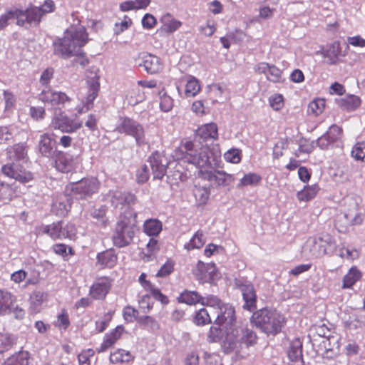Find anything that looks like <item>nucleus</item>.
<instances>
[{"mask_svg": "<svg viewBox=\"0 0 365 365\" xmlns=\"http://www.w3.org/2000/svg\"><path fill=\"white\" fill-rule=\"evenodd\" d=\"M159 94L160 96V107L161 110L164 112H169L173 107V98L165 93L162 94V91Z\"/></svg>", "mask_w": 365, "mask_h": 365, "instance_id": "3c124183", "label": "nucleus"}, {"mask_svg": "<svg viewBox=\"0 0 365 365\" xmlns=\"http://www.w3.org/2000/svg\"><path fill=\"white\" fill-rule=\"evenodd\" d=\"M46 294L42 292H34L30 297L31 305L37 310L44 301Z\"/></svg>", "mask_w": 365, "mask_h": 365, "instance_id": "603ef678", "label": "nucleus"}, {"mask_svg": "<svg viewBox=\"0 0 365 365\" xmlns=\"http://www.w3.org/2000/svg\"><path fill=\"white\" fill-rule=\"evenodd\" d=\"M51 126L64 133H74L82 127V122L70 118L59 110L55 111Z\"/></svg>", "mask_w": 365, "mask_h": 365, "instance_id": "1a4fd4ad", "label": "nucleus"}, {"mask_svg": "<svg viewBox=\"0 0 365 365\" xmlns=\"http://www.w3.org/2000/svg\"><path fill=\"white\" fill-rule=\"evenodd\" d=\"M14 194V189L9 184L0 182V200H11Z\"/></svg>", "mask_w": 365, "mask_h": 365, "instance_id": "c03bdc74", "label": "nucleus"}, {"mask_svg": "<svg viewBox=\"0 0 365 365\" xmlns=\"http://www.w3.org/2000/svg\"><path fill=\"white\" fill-rule=\"evenodd\" d=\"M250 322L266 334L276 335L281 331L286 323V319L277 311L263 308L252 314Z\"/></svg>", "mask_w": 365, "mask_h": 365, "instance_id": "20e7f679", "label": "nucleus"}, {"mask_svg": "<svg viewBox=\"0 0 365 365\" xmlns=\"http://www.w3.org/2000/svg\"><path fill=\"white\" fill-rule=\"evenodd\" d=\"M150 173L148 166L143 165L136 173V180L138 183H145L149 179Z\"/></svg>", "mask_w": 365, "mask_h": 365, "instance_id": "680f3d73", "label": "nucleus"}, {"mask_svg": "<svg viewBox=\"0 0 365 365\" xmlns=\"http://www.w3.org/2000/svg\"><path fill=\"white\" fill-rule=\"evenodd\" d=\"M287 356L292 361H302V342L299 338H296L290 342Z\"/></svg>", "mask_w": 365, "mask_h": 365, "instance_id": "b1692460", "label": "nucleus"}, {"mask_svg": "<svg viewBox=\"0 0 365 365\" xmlns=\"http://www.w3.org/2000/svg\"><path fill=\"white\" fill-rule=\"evenodd\" d=\"M70 325V321L68 314L63 311L61 314L58 316L56 326L61 329H66Z\"/></svg>", "mask_w": 365, "mask_h": 365, "instance_id": "69168bd1", "label": "nucleus"}, {"mask_svg": "<svg viewBox=\"0 0 365 365\" xmlns=\"http://www.w3.org/2000/svg\"><path fill=\"white\" fill-rule=\"evenodd\" d=\"M324 108V101L323 99H314L308 105L307 112L309 114L318 115L322 113Z\"/></svg>", "mask_w": 365, "mask_h": 365, "instance_id": "37998d69", "label": "nucleus"}, {"mask_svg": "<svg viewBox=\"0 0 365 365\" xmlns=\"http://www.w3.org/2000/svg\"><path fill=\"white\" fill-rule=\"evenodd\" d=\"M39 99L52 106L63 105L69 101L68 97L63 92H56L51 89L43 90L39 95Z\"/></svg>", "mask_w": 365, "mask_h": 365, "instance_id": "dca6fc26", "label": "nucleus"}, {"mask_svg": "<svg viewBox=\"0 0 365 365\" xmlns=\"http://www.w3.org/2000/svg\"><path fill=\"white\" fill-rule=\"evenodd\" d=\"M29 353L24 351H20L7 358L2 365H27Z\"/></svg>", "mask_w": 365, "mask_h": 365, "instance_id": "c85d7f7f", "label": "nucleus"}, {"mask_svg": "<svg viewBox=\"0 0 365 365\" xmlns=\"http://www.w3.org/2000/svg\"><path fill=\"white\" fill-rule=\"evenodd\" d=\"M133 359V357L130 352L123 349L117 350L111 353L110 356V361L113 364L129 362L132 361Z\"/></svg>", "mask_w": 365, "mask_h": 365, "instance_id": "72a5a7b5", "label": "nucleus"}, {"mask_svg": "<svg viewBox=\"0 0 365 365\" xmlns=\"http://www.w3.org/2000/svg\"><path fill=\"white\" fill-rule=\"evenodd\" d=\"M184 364L185 365H199V355L195 351L187 354Z\"/></svg>", "mask_w": 365, "mask_h": 365, "instance_id": "774afa93", "label": "nucleus"}, {"mask_svg": "<svg viewBox=\"0 0 365 365\" xmlns=\"http://www.w3.org/2000/svg\"><path fill=\"white\" fill-rule=\"evenodd\" d=\"M135 235V227L129 223L128 219L123 218L117 222L113 235V244L118 247L130 245Z\"/></svg>", "mask_w": 365, "mask_h": 365, "instance_id": "39448f33", "label": "nucleus"}, {"mask_svg": "<svg viewBox=\"0 0 365 365\" xmlns=\"http://www.w3.org/2000/svg\"><path fill=\"white\" fill-rule=\"evenodd\" d=\"M225 159L232 163H238L241 160L240 150L239 149H231L224 155Z\"/></svg>", "mask_w": 365, "mask_h": 365, "instance_id": "13d9d810", "label": "nucleus"}, {"mask_svg": "<svg viewBox=\"0 0 365 365\" xmlns=\"http://www.w3.org/2000/svg\"><path fill=\"white\" fill-rule=\"evenodd\" d=\"M10 160L16 161L4 165L3 173L20 182L25 183L33 179V174L26 170L19 161L26 162L28 159L26 146L24 143L14 145L9 151Z\"/></svg>", "mask_w": 365, "mask_h": 365, "instance_id": "7ed1b4c3", "label": "nucleus"}, {"mask_svg": "<svg viewBox=\"0 0 365 365\" xmlns=\"http://www.w3.org/2000/svg\"><path fill=\"white\" fill-rule=\"evenodd\" d=\"M190 153L189 163L200 169L211 166L210 160V151L207 146H200L192 142V149Z\"/></svg>", "mask_w": 365, "mask_h": 365, "instance_id": "9d476101", "label": "nucleus"}, {"mask_svg": "<svg viewBox=\"0 0 365 365\" xmlns=\"http://www.w3.org/2000/svg\"><path fill=\"white\" fill-rule=\"evenodd\" d=\"M27 24L29 25L37 26L42 18V11L38 7L31 8L24 11Z\"/></svg>", "mask_w": 365, "mask_h": 365, "instance_id": "f704fd0d", "label": "nucleus"}, {"mask_svg": "<svg viewBox=\"0 0 365 365\" xmlns=\"http://www.w3.org/2000/svg\"><path fill=\"white\" fill-rule=\"evenodd\" d=\"M106 200L109 201L111 205L115 208H122L124 205L123 192L118 190L110 191L106 195Z\"/></svg>", "mask_w": 365, "mask_h": 365, "instance_id": "e433bc0d", "label": "nucleus"}, {"mask_svg": "<svg viewBox=\"0 0 365 365\" xmlns=\"http://www.w3.org/2000/svg\"><path fill=\"white\" fill-rule=\"evenodd\" d=\"M43 229V232L48 234L53 240H73L77 232V230L74 225L63 221H59L56 223L44 226Z\"/></svg>", "mask_w": 365, "mask_h": 365, "instance_id": "0eeeda50", "label": "nucleus"}, {"mask_svg": "<svg viewBox=\"0 0 365 365\" xmlns=\"http://www.w3.org/2000/svg\"><path fill=\"white\" fill-rule=\"evenodd\" d=\"M208 343H219L225 354L238 355L244 348L257 344L256 333L247 327L230 326L221 329L212 326L207 334Z\"/></svg>", "mask_w": 365, "mask_h": 365, "instance_id": "f257e3e1", "label": "nucleus"}, {"mask_svg": "<svg viewBox=\"0 0 365 365\" xmlns=\"http://www.w3.org/2000/svg\"><path fill=\"white\" fill-rule=\"evenodd\" d=\"M70 208V205L64 200H58L53 203L52 211L60 217L65 216Z\"/></svg>", "mask_w": 365, "mask_h": 365, "instance_id": "a19ab883", "label": "nucleus"}, {"mask_svg": "<svg viewBox=\"0 0 365 365\" xmlns=\"http://www.w3.org/2000/svg\"><path fill=\"white\" fill-rule=\"evenodd\" d=\"M217 126L215 123H207L200 127L196 131V136L203 140L217 139Z\"/></svg>", "mask_w": 365, "mask_h": 365, "instance_id": "393cba45", "label": "nucleus"}, {"mask_svg": "<svg viewBox=\"0 0 365 365\" xmlns=\"http://www.w3.org/2000/svg\"><path fill=\"white\" fill-rule=\"evenodd\" d=\"M143 230L149 236H157L162 230V222L157 219L147 220L144 222Z\"/></svg>", "mask_w": 365, "mask_h": 365, "instance_id": "c756f323", "label": "nucleus"}, {"mask_svg": "<svg viewBox=\"0 0 365 365\" xmlns=\"http://www.w3.org/2000/svg\"><path fill=\"white\" fill-rule=\"evenodd\" d=\"M149 164L153 170L154 179H162L166 173L168 162L165 158L158 153L149 158Z\"/></svg>", "mask_w": 365, "mask_h": 365, "instance_id": "4468645a", "label": "nucleus"}, {"mask_svg": "<svg viewBox=\"0 0 365 365\" xmlns=\"http://www.w3.org/2000/svg\"><path fill=\"white\" fill-rule=\"evenodd\" d=\"M205 240L203 237V233L200 230H198L190 242L185 245V248L187 250L199 249L203 246Z\"/></svg>", "mask_w": 365, "mask_h": 365, "instance_id": "ea45409f", "label": "nucleus"}, {"mask_svg": "<svg viewBox=\"0 0 365 365\" xmlns=\"http://www.w3.org/2000/svg\"><path fill=\"white\" fill-rule=\"evenodd\" d=\"M235 309L230 304H222L220 309L216 318V322L218 324H227L232 326V324L235 320Z\"/></svg>", "mask_w": 365, "mask_h": 365, "instance_id": "412c9836", "label": "nucleus"}, {"mask_svg": "<svg viewBox=\"0 0 365 365\" xmlns=\"http://www.w3.org/2000/svg\"><path fill=\"white\" fill-rule=\"evenodd\" d=\"M201 304L212 307H220L223 304L220 299L214 295H209L207 297H202Z\"/></svg>", "mask_w": 365, "mask_h": 365, "instance_id": "052dcab7", "label": "nucleus"}, {"mask_svg": "<svg viewBox=\"0 0 365 365\" xmlns=\"http://www.w3.org/2000/svg\"><path fill=\"white\" fill-rule=\"evenodd\" d=\"M117 256L114 250H107L97 255V262L103 267L111 268L117 262Z\"/></svg>", "mask_w": 365, "mask_h": 365, "instance_id": "a878e982", "label": "nucleus"}, {"mask_svg": "<svg viewBox=\"0 0 365 365\" xmlns=\"http://www.w3.org/2000/svg\"><path fill=\"white\" fill-rule=\"evenodd\" d=\"M38 150L41 154L46 158H51L55 156L56 153L55 142L48 134L44 133L40 136Z\"/></svg>", "mask_w": 365, "mask_h": 365, "instance_id": "6ab92c4d", "label": "nucleus"}, {"mask_svg": "<svg viewBox=\"0 0 365 365\" xmlns=\"http://www.w3.org/2000/svg\"><path fill=\"white\" fill-rule=\"evenodd\" d=\"M261 180V178L255 173H248L245 175L240 180L238 186H247L257 185Z\"/></svg>", "mask_w": 365, "mask_h": 365, "instance_id": "864d4df0", "label": "nucleus"}, {"mask_svg": "<svg viewBox=\"0 0 365 365\" xmlns=\"http://www.w3.org/2000/svg\"><path fill=\"white\" fill-rule=\"evenodd\" d=\"M106 212V207L101 206L98 209H93L91 212V216L95 219L101 220L102 224L105 225L106 222V220H105Z\"/></svg>", "mask_w": 365, "mask_h": 365, "instance_id": "0e129e2a", "label": "nucleus"}, {"mask_svg": "<svg viewBox=\"0 0 365 365\" xmlns=\"http://www.w3.org/2000/svg\"><path fill=\"white\" fill-rule=\"evenodd\" d=\"M88 34L83 26L73 23L64 32L63 36L53 42V53L67 59L73 56L83 57L82 47L88 42Z\"/></svg>", "mask_w": 365, "mask_h": 365, "instance_id": "f03ea898", "label": "nucleus"}, {"mask_svg": "<svg viewBox=\"0 0 365 365\" xmlns=\"http://www.w3.org/2000/svg\"><path fill=\"white\" fill-rule=\"evenodd\" d=\"M94 355V351L91 349L83 351L78 356L80 365H90V359Z\"/></svg>", "mask_w": 365, "mask_h": 365, "instance_id": "e2e57ef3", "label": "nucleus"}, {"mask_svg": "<svg viewBox=\"0 0 365 365\" xmlns=\"http://www.w3.org/2000/svg\"><path fill=\"white\" fill-rule=\"evenodd\" d=\"M16 344V339L9 334H0V354L10 350Z\"/></svg>", "mask_w": 365, "mask_h": 365, "instance_id": "4c0bfd02", "label": "nucleus"}, {"mask_svg": "<svg viewBox=\"0 0 365 365\" xmlns=\"http://www.w3.org/2000/svg\"><path fill=\"white\" fill-rule=\"evenodd\" d=\"M135 61L139 67H143L145 71L150 74L158 73L163 69V64L160 58L150 53H140L135 58Z\"/></svg>", "mask_w": 365, "mask_h": 365, "instance_id": "9b49d317", "label": "nucleus"}, {"mask_svg": "<svg viewBox=\"0 0 365 365\" xmlns=\"http://www.w3.org/2000/svg\"><path fill=\"white\" fill-rule=\"evenodd\" d=\"M339 338L338 336H329L324 337L322 341V345L324 348L323 356L327 359H331L339 352Z\"/></svg>", "mask_w": 365, "mask_h": 365, "instance_id": "a211bd4d", "label": "nucleus"}, {"mask_svg": "<svg viewBox=\"0 0 365 365\" xmlns=\"http://www.w3.org/2000/svg\"><path fill=\"white\" fill-rule=\"evenodd\" d=\"M340 107L346 110H354L361 105V100L358 96L351 95L341 98L339 101Z\"/></svg>", "mask_w": 365, "mask_h": 365, "instance_id": "7c9ffc66", "label": "nucleus"}, {"mask_svg": "<svg viewBox=\"0 0 365 365\" xmlns=\"http://www.w3.org/2000/svg\"><path fill=\"white\" fill-rule=\"evenodd\" d=\"M192 149V142L190 140H182L179 148H175L173 155L175 160H183L189 163L190 153Z\"/></svg>", "mask_w": 365, "mask_h": 365, "instance_id": "5701e85b", "label": "nucleus"}, {"mask_svg": "<svg viewBox=\"0 0 365 365\" xmlns=\"http://www.w3.org/2000/svg\"><path fill=\"white\" fill-rule=\"evenodd\" d=\"M341 133V129L336 125H332L329 127V130L324 134V136L329 138L333 143L339 138Z\"/></svg>", "mask_w": 365, "mask_h": 365, "instance_id": "4d7b16f0", "label": "nucleus"}, {"mask_svg": "<svg viewBox=\"0 0 365 365\" xmlns=\"http://www.w3.org/2000/svg\"><path fill=\"white\" fill-rule=\"evenodd\" d=\"M117 130L120 133L133 136L138 145L146 143L143 125L130 118H120L118 125L117 126Z\"/></svg>", "mask_w": 365, "mask_h": 365, "instance_id": "423d86ee", "label": "nucleus"}, {"mask_svg": "<svg viewBox=\"0 0 365 365\" xmlns=\"http://www.w3.org/2000/svg\"><path fill=\"white\" fill-rule=\"evenodd\" d=\"M282 71L274 65H270L267 73L268 80L272 82H279L281 79Z\"/></svg>", "mask_w": 365, "mask_h": 365, "instance_id": "bf43d9fd", "label": "nucleus"}, {"mask_svg": "<svg viewBox=\"0 0 365 365\" xmlns=\"http://www.w3.org/2000/svg\"><path fill=\"white\" fill-rule=\"evenodd\" d=\"M200 89L198 81L195 78H192L186 83L185 94L187 97H194L198 93Z\"/></svg>", "mask_w": 365, "mask_h": 365, "instance_id": "79ce46f5", "label": "nucleus"}, {"mask_svg": "<svg viewBox=\"0 0 365 365\" xmlns=\"http://www.w3.org/2000/svg\"><path fill=\"white\" fill-rule=\"evenodd\" d=\"M200 173L201 174V177L210 182L212 185L227 186L234 180L232 175L227 174L224 171L200 170Z\"/></svg>", "mask_w": 365, "mask_h": 365, "instance_id": "ddd939ff", "label": "nucleus"}, {"mask_svg": "<svg viewBox=\"0 0 365 365\" xmlns=\"http://www.w3.org/2000/svg\"><path fill=\"white\" fill-rule=\"evenodd\" d=\"M193 194L200 204H205L209 198L210 191L205 187L195 186L193 190Z\"/></svg>", "mask_w": 365, "mask_h": 365, "instance_id": "de8ad7c7", "label": "nucleus"}, {"mask_svg": "<svg viewBox=\"0 0 365 365\" xmlns=\"http://www.w3.org/2000/svg\"><path fill=\"white\" fill-rule=\"evenodd\" d=\"M193 274L200 283L210 282L217 277L216 267L214 264L199 261L193 269Z\"/></svg>", "mask_w": 365, "mask_h": 365, "instance_id": "f8f14e48", "label": "nucleus"}, {"mask_svg": "<svg viewBox=\"0 0 365 365\" xmlns=\"http://www.w3.org/2000/svg\"><path fill=\"white\" fill-rule=\"evenodd\" d=\"M100 182L96 178H83L71 185V192L78 199H84L96 192Z\"/></svg>", "mask_w": 365, "mask_h": 365, "instance_id": "6e6552de", "label": "nucleus"}, {"mask_svg": "<svg viewBox=\"0 0 365 365\" xmlns=\"http://www.w3.org/2000/svg\"><path fill=\"white\" fill-rule=\"evenodd\" d=\"M319 240L323 243V249H326V255L331 254L336 249V244L334 239L329 235H324L319 237Z\"/></svg>", "mask_w": 365, "mask_h": 365, "instance_id": "49530a36", "label": "nucleus"}, {"mask_svg": "<svg viewBox=\"0 0 365 365\" xmlns=\"http://www.w3.org/2000/svg\"><path fill=\"white\" fill-rule=\"evenodd\" d=\"M323 243L318 239L307 240L303 247V253L309 258H317L326 255V249H323Z\"/></svg>", "mask_w": 365, "mask_h": 365, "instance_id": "f3484780", "label": "nucleus"}, {"mask_svg": "<svg viewBox=\"0 0 365 365\" xmlns=\"http://www.w3.org/2000/svg\"><path fill=\"white\" fill-rule=\"evenodd\" d=\"M110 284L107 278H102L96 282L90 289V294L95 299H103L108 294Z\"/></svg>", "mask_w": 365, "mask_h": 365, "instance_id": "aec40b11", "label": "nucleus"}, {"mask_svg": "<svg viewBox=\"0 0 365 365\" xmlns=\"http://www.w3.org/2000/svg\"><path fill=\"white\" fill-rule=\"evenodd\" d=\"M99 86L98 76L96 75L94 79L90 83L88 94L87 96V102L88 103H92L98 96Z\"/></svg>", "mask_w": 365, "mask_h": 365, "instance_id": "a18cd8bd", "label": "nucleus"}, {"mask_svg": "<svg viewBox=\"0 0 365 365\" xmlns=\"http://www.w3.org/2000/svg\"><path fill=\"white\" fill-rule=\"evenodd\" d=\"M174 270V262L171 260H168L158 270L156 277H165L170 275Z\"/></svg>", "mask_w": 365, "mask_h": 365, "instance_id": "5fc2aeb1", "label": "nucleus"}, {"mask_svg": "<svg viewBox=\"0 0 365 365\" xmlns=\"http://www.w3.org/2000/svg\"><path fill=\"white\" fill-rule=\"evenodd\" d=\"M163 26L162 29L167 33H173L178 30L182 25V22L174 19H171L169 14L162 17Z\"/></svg>", "mask_w": 365, "mask_h": 365, "instance_id": "473e14b6", "label": "nucleus"}, {"mask_svg": "<svg viewBox=\"0 0 365 365\" xmlns=\"http://www.w3.org/2000/svg\"><path fill=\"white\" fill-rule=\"evenodd\" d=\"M360 277V272L356 268H351L349 272L344 277L342 287H351Z\"/></svg>", "mask_w": 365, "mask_h": 365, "instance_id": "c9c22d12", "label": "nucleus"}, {"mask_svg": "<svg viewBox=\"0 0 365 365\" xmlns=\"http://www.w3.org/2000/svg\"><path fill=\"white\" fill-rule=\"evenodd\" d=\"M269 106L274 110H279L284 106L283 96L281 94H274L269 98Z\"/></svg>", "mask_w": 365, "mask_h": 365, "instance_id": "6e6d98bb", "label": "nucleus"}, {"mask_svg": "<svg viewBox=\"0 0 365 365\" xmlns=\"http://www.w3.org/2000/svg\"><path fill=\"white\" fill-rule=\"evenodd\" d=\"M242 292L245 304L243 307L250 311L256 308L257 296L253 285L250 282H245L238 284Z\"/></svg>", "mask_w": 365, "mask_h": 365, "instance_id": "2eb2a0df", "label": "nucleus"}, {"mask_svg": "<svg viewBox=\"0 0 365 365\" xmlns=\"http://www.w3.org/2000/svg\"><path fill=\"white\" fill-rule=\"evenodd\" d=\"M194 322L197 325H205L211 322L208 312L205 309H200L195 314Z\"/></svg>", "mask_w": 365, "mask_h": 365, "instance_id": "8fccbe9b", "label": "nucleus"}, {"mask_svg": "<svg viewBox=\"0 0 365 365\" xmlns=\"http://www.w3.org/2000/svg\"><path fill=\"white\" fill-rule=\"evenodd\" d=\"M16 301L14 295L9 292L0 290V316H5L11 313L13 304Z\"/></svg>", "mask_w": 365, "mask_h": 365, "instance_id": "4be33fe9", "label": "nucleus"}, {"mask_svg": "<svg viewBox=\"0 0 365 365\" xmlns=\"http://www.w3.org/2000/svg\"><path fill=\"white\" fill-rule=\"evenodd\" d=\"M351 156L356 160L365 161V142L358 143L354 146Z\"/></svg>", "mask_w": 365, "mask_h": 365, "instance_id": "09e8293b", "label": "nucleus"}, {"mask_svg": "<svg viewBox=\"0 0 365 365\" xmlns=\"http://www.w3.org/2000/svg\"><path fill=\"white\" fill-rule=\"evenodd\" d=\"M339 256L347 259H354L357 257V252L355 250H350L348 247H341L339 250Z\"/></svg>", "mask_w": 365, "mask_h": 365, "instance_id": "338daca9", "label": "nucleus"}, {"mask_svg": "<svg viewBox=\"0 0 365 365\" xmlns=\"http://www.w3.org/2000/svg\"><path fill=\"white\" fill-rule=\"evenodd\" d=\"M318 190L319 187L316 185L304 187V190L298 192L297 198L300 201L310 200L315 197Z\"/></svg>", "mask_w": 365, "mask_h": 365, "instance_id": "58836bf2", "label": "nucleus"}, {"mask_svg": "<svg viewBox=\"0 0 365 365\" xmlns=\"http://www.w3.org/2000/svg\"><path fill=\"white\" fill-rule=\"evenodd\" d=\"M340 53V43L334 42L324 51V56L327 59L329 64H336L338 62Z\"/></svg>", "mask_w": 365, "mask_h": 365, "instance_id": "cd10ccee", "label": "nucleus"}, {"mask_svg": "<svg viewBox=\"0 0 365 365\" xmlns=\"http://www.w3.org/2000/svg\"><path fill=\"white\" fill-rule=\"evenodd\" d=\"M56 168L62 173L70 172L73 168V161L69 155L59 153L55 160Z\"/></svg>", "mask_w": 365, "mask_h": 365, "instance_id": "bb28decb", "label": "nucleus"}, {"mask_svg": "<svg viewBox=\"0 0 365 365\" xmlns=\"http://www.w3.org/2000/svg\"><path fill=\"white\" fill-rule=\"evenodd\" d=\"M179 302L185 303L187 304H195L200 303L202 301V296L195 291H184L178 297Z\"/></svg>", "mask_w": 365, "mask_h": 365, "instance_id": "2f4dec72", "label": "nucleus"}]
</instances>
